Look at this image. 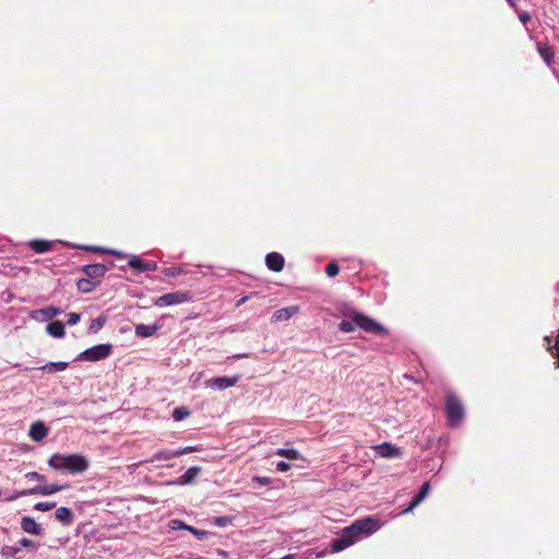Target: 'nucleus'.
Masks as SVG:
<instances>
[{"label": "nucleus", "instance_id": "1", "mask_svg": "<svg viewBox=\"0 0 559 559\" xmlns=\"http://www.w3.org/2000/svg\"><path fill=\"white\" fill-rule=\"evenodd\" d=\"M381 527V522L376 516H365L354 521L344 527L335 538L330 542L331 551L340 552L357 542L371 536Z\"/></svg>", "mask_w": 559, "mask_h": 559}, {"label": "nucleus", "instance_id": "2", "mask_svg": "<svg viewBox=\"0 0 559 559\" xmlns=\"http://www.w3.org/2000/svg\"><path fill=\"white\" fill-rule=\"evenodd\" d=\"M48 465L56 471L80 474L88 468V461L80 454L55 453L48 460Z\"/></svg>", "mask_w": 559, "mask_h": 559}, {"label": "nucleus", "instance_id": "3", "mask_svg": "<svg viewBox=\"0 0 559 559\" xmlns=\"http://www.w3.org/2000/svg\"><path fill=\"white\" fill-rule=\"evenodd\" d=\"M348 316L352 317L353 322L342 320L338 324L340 331L344 333L354 332L355 325L359 326L365 332L376 335H385L388 333L386 329L381 323L361 312L353 311L352 313H348Z\"/></svg>", "mask_w": 559, "mask_h": 559}, {"label": "nucleus", "instance_id": "4", "mask_svg": "<svg viewBox=\"0 0 559 559\" xmlns=\"http://www.w3.org/2000/svg\"><path fill=\"white\" fill-rule=\"evenodd\" d=\"M445 414L451 427H457L463 421L465 412L462 402L454 394H448L445 399Z\"/></svg>", "mask_w": 559, "mask_h": 559}, {"label": "nucleus", "instance_id": "5", "mask_svg": "<svg viewBox=\"0 0 559 559\" xmlns=\"http://www.w3.org/2000/svg\"><path fill=\"white\" fill-rule=\"evenodd\" d=\"M112 353V345L110 343L98 344L81 352L75 361H99L108 358Z\"/></svg>", "mask_w": 559, "mask_h": 559}, {"label": "nucleus", "instance_id": "6", "mask_svg": "<svg viewBox=\"0 0 559 559\" xmlns=\"http://www.w3.org/2000/svg\"><path fill=\"white\" fill-rule=\"evenodd\" d=\"M67 488H68V485H55V484H51V485H37V486L28 488V489H23V490L14 491L5 500L7 501H13V500H15V499H17L20 497L33 496V495L50 496V495H53V493H56L58 491H61L63 489H67Z\"/></svg>", "mask_w": 559, "mask_h": 559}, {"label": "nucleus", "instance_id": "7", "mask_svg": "<svg viewBox=\"0 0 559 559\" xmlns=\"http://www.w3.org/2000/svg\"><path fill=\"white\" fill-rule=\"evenodd\" d=\"M191 299H192L191 292H189V290H186V292L178 290V292L167 293V294H164V295L159 296L155 300L154 305L159 307V308H163V307L175 306V305H180V304H183V302H188Z\"/></svg>", "mask_w": 559, "mask_h": 559}, {"label": "nucleus", "instance_id": "8", "mask_svg": "<svg viewBox=\"0 0 559 559\" xmlns=\"http://www.w3.org/2000/svg\"><path fill=\"white\" fill-rule=\"evenodd\" d=\"M239 379V376L212 378L205 381V386L223 391L228 388L235 386L238 383Z\"/></svg>", "mask_w": 559, "mask_h": 559}, {"label": "nucleus", "instance_id": "9", "mask_svg": "<svg viewBox=\"0 0 559 559\" xmlns=\"http://www.w3.org/2000/svg\"><path fill=\"white\" fill-rule=\"evenodd\" d=\"M128 265L138 273L153 272L157 270V263L144 261L138 255H131Z\"/></svg>", "mask_w": 559, "mask_h": 559}, {"label": "nucleus", "instance_id": "10", "mask_svg": "<svg viewBox=\"0 0 559 559\" xmlns=\"http://www.w3.org/2000/svg\"><path fill=\"white\" fill-rule=\"evenodd\" d=\"M81 271L92 281L96 280L99 282L108 271V267L100 263L83 265Z\"/></svg>", "mask_w": 559, "mask_h": 559}, {"label": "nucleus", "instance_id": "11", "mask_svg": "<svg viewBox=\"0 0 559 559\" xmlns=\"http://www.w3.org/2000/svg\"><path fill=\"white\" fill-rule=\"evenodd\" d=\"M62 313L60 308L49 306L43 309L34 310L31 318L38 321H48Z\"/></svg>", "mask_w": 559, "mask_h": 559}, {"label": "nucleus", "instance_id": "12", "mask_svg": "<svg viewBox=\"0 0 559 559\" xmlns=\"http://www.w3.org/2000/svg\"><path fill=\"white\" fill-rule=\"evenodd\" d=\"M49 433V428L44 421L37 420L33 423L28 430L29 438L35 442H40Z\"/></svg>", "mask_w": 559, "mask_h": 559}, {"label": "nucleus", "instance_id": "13", "mask_svg": "<svg viewBox=\"0 0 559 559\" xmlns=\"http://www.w3.org/2000/svg\"><path fill=\"white\" fill-rule=\"evenodd\" d=\"M374 450L379 456L386 459L399 457L402 454L400 448L388 442L377 445Z\"/></svg>", "mask_w": 559, "mask_h": 559}, {"label": "nucleus", "instance_id": "14", "mask_svg": "<svg viewBox=\"0 0 559 559\" xmlns=\"http://www.w3.org/2000/svg\"><path fill=\"white\" fill-rule=\"evenodd\" d=\"M265 264L270 271L281 272L284 269L285 260L281 253L271 252L265 257Z\"/></svg>", "mask_w": 559, "mask_h": 559}, {"label": "nucleus", "instance_id": "15", "mask_svg": "<svg viewBox=\"0 0 559 559\" xmlns=\"http://www.w3.org/2000/svg\"><path fill=\"white\" fill-rule=\"evenodd\" d=\"M21 528L28 534L41 535L43 527L31 516H23L21 519Z\"/></svg>", "mask_w": 559, "mask_h": 559}, {"label": "nucleus", "instance_id": "16", "mask_svg": "<svg viewBox=\"0 0 559 559\" xmlns=\"http://www.w3.org/2000/svg\"><path fill=\"white\" fill-rule=\"evenodd\" d=\"M429 491L430 485L428 481H425L419 491L413 497L411 504L404 510V513H408L416 508L428 496Z\"/></svg>", "mask_w": 559, "mask_h": 559}, {"label": "nucleus", "instance_id": "17", "mask_svg": "<svg viewBox=\"0 0 559 559\" xmlns=\"http://www.w3.org/2000/svg\"><path fill=\"white\" fill-rule=\"evenodd\" d=\"M201 473V467L191 466L189 467L176 481L177 485H189L193 483Z\"/></svg>", "mask_w": 559, "mask_h": 559}, {"label": "nucleus", "instance_id": "18", "mask_svg": "<svg viewBox=\"0 0 559 559\" xmlns=\"http://www.w3.org/2000/svg\"><path fill=\"white\" fill-rule=\"evenodd\" d=\"M299 310L298 306H289L282 309L276 310L273 316L272 320L275 322H282L289 320L294 314H296Z\"/></svg>", "mask_w": 559, "mask_h": 559}, {"label": "nucleus", "instance_id": "19", "mask_svg": "<svg viewBox=\"0 0 559 559\" xmlns=\"http://www.w3.org/2000/svg\"><path fill=\"white\" fill-rule=\"evenodd\" d=\"M56 519L66 526H69L74 521L73 512L68 507H60L56 510Z\"/></svg>", "mask_w": 559, "mask_h": 559}, {"label": "nucleus", "instance_id": "20", "mask_svg": "<svg viewBox=\"0 0 559 559\" xmlns=\"http://www.w3.org/2000/svg\"><path fill=\"white\" fill-rule=\"evenodd\" d=\"M159 329V326L157 324H138L135 325V335L138 337H151L153 336L157 330Z\"/></svg>", "mask_w": 559, "mask_h": 559}, {"label": "nucleus", "instance_id": "21", "mask_svg": "<svg viewBox=\"0 0 559 559\" xmlns=\"http://www.w3.org/2000/svg\"><path fill=\"white\" fill-rule=\"evenodd\" d=\"M537 51L539 56L543 58L544 62L552 68L554 62V51L547 44L537 43Z\"/></svg>", "mask_w": 559, "mask_h": 559}, {"label": "nucleus", "instance_id": "22", "mask_svg": "<svg viewBox=\"0 0 559 559\" xmlns=\"http://www.w3.org/2000/svg\"><path fill=\"white\" fill-rule=\"evenodd\" d=\"M28 246L36 253H46L52 249V242L43 239L31 240Z\"/></svg>", "mask_w": 559, "mask_h": 559}, {"label": "nucleus", "instance_id": "23", "mask_svg": "<svg viewBox=\"0 0 559 559\" xmlns=\"http://www.w3.org/2000/svg\"><path fill=\"white\" fill-rule=\"evenodd\" d=\"M47 333L56 338L64 336V324L61 321H52L46 326Z\"/></svg>", "mask_w": 559, "mask_h": 559}, {"label": "nucleus", "instance_id": "24", "mask_svg": "<svg viewBox=\"0 0 559 559\" xmlns=\"http://www.w3.org/2000/svg\"><path fill=\"white\" fill-rule=\"evenodd\" d=\"M98 284H99L98 281H92L88 277H83V278L78 280L76 288L79 292L87 294V293L93 292Z\"/></svg>", "mask_w": 559, "mask_h": 559}, {"label": "nucleus", "instance_id": "25", "mask_svg": "<svg viewBox=\"0 0 559 559\" xmlns=\"http://www.w3.org/2000/svg\"><path fill=\"white\" fill-rule=\"evenodd\" d=\"M68 367L69 362L67 361H50L41 366L39 369L48 373H55L58 371H63Z\"/></svg>", "mask_w": 559, "mask_h": 559}, {"label": "nucleus", "instance_id": "26", "mask_svg": "<svg viewBox=\"0 0 559 559\" xmlns=\"http://www.w3.org/2000/svg\"><path fill=\"white\" fill-rule=\"evenodd\" d=\"M176 457L175 450H160L152 455L146 462L168 461Z\"/></svg>", "mask_w": 559, "mask_h": 559}, {"label": "nucleus", "instance_id": "27", "mask_svg": "<svg viewBox=\"0 0 559 559\" xmlns=\"http://www.w3.org/2000/svg\"><path fill=\"white\" fill-rule=\"evenodd\" d=\"M275 454L278 456H283L287 460H299L301 457L299 451L294 448H290V449L278 448L275 450Z\"/></svg>", "mask_w": 559, "mask_h": 559}, {"label": "nucleus", "instance_id": "28", "mask_svg": "<svg viewBox=\"0 0 559 559\" xmlns=\"http://www.w3.org/2000/svg\"><path fill=\"white\" fill-rule=\"evenodd\" d=\"M106 321H107V317L104 314L93 319L88 326V333L90 334L98 333L104 328Z\"/></svg>", "mask_w": 559, "mask_h": 559}, {"label": "nucleus", "instance_id": "29", "mask_svg": "<svg viewBox=\"0 0 559 559\" xmlns=\"http://www.w3.org/2000/svg\"><path fill=\"white\" fill-rule=\"evenodd\" d=\"M190 415V412L186 407H176L173 411V418L176 421H181Z\"/></svg>", "mask_w": 559, "mask_h": 559}, {"label": "nucleus", "instance_id": "30", "mask_svg": "<svg viewBox=\"0 0 559 559\" xmlns=\"http://www.w3.org/2000/svg\"><path fill=\"white\" fill-rule=\"evenodd\" d=\"M187 531L192 533L199 540H204L211 535L210 532L204 531V530H199L193 526L187 527Z\"/></svg>", "mask_w": 559, "mask_h": 559}, {"label": "nucleus", "instance_id": "31", "mask_svg": "<svg viewBox=\"0 0 559 559\" xmlns=\"http://www.w3.org/2000/svg\"><path fill=\"white\" fill-rule=\"evenodd\" d=\"M20 551V547L17 546H4L1 549V555L7 558L15 557Z\"/></svg>", "mask_w": 559, "mask_h": 559}, {"label": "nucleus", "instance_id": "32", "mask_svg": "<svg viewBox=\"0 0 559 559\" xmlns=\"http://www.w3.org/2000/svg\"><path fill=\"white\" fill-rule=\"evenodd\" d=\"M163 273L165 276L176 277V276L181 275L183 273V270L180 266H171V267L164 269Z\"/></svg>", "mask_w": 559, "mask_h": 559}, {"label": "nucleus", "instance_id": "33", "mask_svg": "<svg viewBox=\"0 0 559 559\" xmlns=\"http://www.w3.org/2000/svg\"><path fill=\"white\" fill-rule=\"evenodd\" d=\"M25 478L28 480H37L40 485H46V477L37 472H28L25 474Z\"/></svg>", "mask_w": 559, "mask_h": 559}, {"label": "nucleus", "instance_id": "34", "mask_svg": "<svg viewBox=\"0 0 559 559\" xmlns=\"http://www.w3.org/2000/svg\"><path fill=\"white\" fill-rule=\"evenodd\" d=\"M17 547H23V548H28L31 550H36L37 549V544L34 543L33 540H31L29 538L27 537H23L19 540V546Z\"/></svg>", "mask_w": 559, "mask_h": 559}, {"label": "nucleus", "instance_id": "35", "mask_svg": "<svg viewBox=\"0 0 559 559\" xmlns=\"http://www.w3.org/2000/svg\"><path fill=\"white\" fill-rule=\"evenodd\" d=\"M340 272V267L336 262H331L325 267V273L329 277H335Z\"/></svg>", "mask_w": 559, "mask_h": 559}, {"label": "nucleus", "instance_id": "36", "mask_svg": "<svg viewBox=\"0 0 559 559\" xmlns=\"http://www.w3.org/2000/svg\"><path fill=\"white\" fill-rule=\"evenodd\" d=\"M56 507V503L55 502H37L35 506H34V509L37 510V511H49L51 509H53Z\"/></svg>", "mask_w": 559, "mask_h": 559}, {"label": "nucleus", "instance_id": "37", "mask_svg": "<svg viewBox=\"0 0 559 559\" xmlns=\"http://www.w3.org/2000/svg\"><path fill=\"white\" fill-rule=\"evenodd\" d=\"M67 318H68V320H67V324H68V325H71V326H72V325H75V324H76V323H79V322H80V320H81V316H80L79 313H75V312H70V313H68V314H67Z\"/></svg>", "mask_w": 559, "mask_h": 559}, {"label": "nucleus", "instance_id": "38", "mask_svg": "<svg viewBox=\"0 0 559 559\" xmlns=\"http://www.w3.org/2000/svg\"><path fill=\"white\" fill-rule=\"evenodd\" d=\"M193 451H195V448L189 445V447H186V448H181V449L175 450V454H176V457H177V456H180V455H183V454L191 453Z\"/></svg>", "mask_w": 559, "mask_h": 559}, {"label": "nucleus", "instance_id": "39", "mask_svg": "<svg viewBox=\"0 0 559 559\" xmlns=\"http://www.w3.org/2000/svg\"><path fill=\"white\" fill-rule=\"evenodd\" d=\"M170 527L174 528V530H177V528H182V530H186L187 531V527H190V525H187L185 524L182 521L180 520H173L170 522Z\"/></svg>", "mask_w": 559, "mask_h": 559}, {"label": "nucleus", "instance_id": "40", "mask_svg": "<svg viewBox=\"0 0 559 559\" xmlns=\"http://www.w3.org/2000/svg\"><path fill=\"white\" fill-rule=\"evenodd\" d=\"M290 468V464L285 461H280L276 463V471L281 473H285Z\"/></svg>", "mask_w": 559, "mask_h": 559}, {"label": "nucleus", "instance_id": "41", "mask_svg": "<svg viewBox=\"0 0 559 559\" xmlns=\"http://www.w3.org/2000/svg\"><path fill=\"white\" fill-rule=\"evenodd\" d=\"M228 522V519L227 518H224V516H219V518H216L215 519V524L219 527H223L227 524Z\"/></svg>", "mask_w": 559, "mask_h": 559}, {"label": "nucleus", "instance_id": "42", "mask_svg": "<svg viewBox=\"0 0 559 559\" xmlns=\"http://www.w3.org/2000/svg\"><path fill=\"white\" fill-rule=\"evenodd\" d=\"M106 252L110 253V254H112V255H115L117 258H124L126 257V254L123 252L118 251V250H114V249H106Z\"/></svg>", "mask_w": 559, "mask_h": 559}, {"label": "nucleus", "instance_id": "43", "mask_svg": "<svg viewBox=\"0 0 559 559\" xmlns=\"http://www.w3.org/2000/svg\"><path fill=\"white\" fill-rule=\"evenodd\" d=\"M519 19L523 24H526L531 20V15L527 12H523L520 14Z\"/></svg>", "mask_w": 559, "mask_h": 559}, {"label": "nucleus", "instance_id": "44", "mask_svg": "<svg viewBox=\"0 0 559 559\" xmlns=\"http://www.w3.org/2000/svg\"><path fill=\"white\" fill-rule=\"evenodd\" d=\"M85 249L88 251H93V252H106V249H103L100 247H95V246H87V247H85Z\"/></svg>", "mask_w": 559, "mask_h": 559}, {"label": "nucleus", "instance_id": "45", "mask_svg": "<svg viewBox=\"0 0 559 559\" xmlns=\"http://www.w3.org/2000/svg\"><path fill=\"white\" fill-rule=\"evenodd\" d=\"M257 481H259L262 485H269L270 480L266 477H255Z\"/></svg>", "mask_w": 559, "mask_h": 559}, {"label": "nucleus", "instance_id": "46", "mask_svg": "<svg viewBox=\"0 0 559 559\" xmlns=\"http://www.w3.org/2000/svg\"><path fill=\"white\" fill-rule=\"evenodd\" d=\"M245 357H247V355H246V354H238V355H235V356H234V358H236V359L245 358Z\"/></svg>", "mask_w": 559, "mask_h": 559}, {"label": "nucleus", "instance_id": "47", "mask_svg": "<svg viewBox=\"0 0 559 559\" xmlns=\"http://www.w3.org/2000/svg\"><path fill=\"white\" fill-rule=\"evenodd\" d=\"M64 403H66V402H64V401H61V400H59V401H56V402H55V404H57V405H63Z\"/></svg>", "mask_w": 559, "mask_h": 559}, {"label": "nucleus", "instance_id": "48", "mask_svg": "<svg viewBox=\"0 0 559 559\" xmlns=\"http://www.w3.org/2000/svg\"><path fill=\"white\" fill-rule=\"evenodd\" d=\"M201 377H202V373H201V372H200V373H198V374L195 376V381H199V380L201 379Z\"/></svg>", "mask_w": 559, "mask_h": 559}, {"label": "nucleus", "instance_id": "49", "mask_svg": "<svg viewBox=\"0 0 559 559\" xmlns=\"http://www.w3.org/2000/svg\"><path fill=\"white\" fill-rule=\"evenodd\" d=\"M507 1H508V3H509L510 5H512V7H514V5H515V4H514V0H507Z\"/></svg>", "mask_w": 559, "mask_h": 559}]
</instances>
